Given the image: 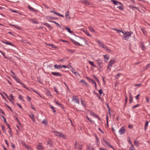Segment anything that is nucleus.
<instances>
[{"label":"nucleus","mask_w":150,"mask_h":150,"mask_svg":"<svg viewBox=\"0 0 150 150\" xmlns=\"http://www.w3.org/2000/svg\"><path fill=\"white\" fill-rule=\"evenodd\" d=\"M96 42L98 43L100 47H102L104 49L108 52L110 53H112V52L111 50L109 49L108 47L105 46V45L102 42L100 41L99 40H96Z\"/></svg>","instance_id":"1"},{"label":"nucleus","mask_w":150,"mask_h":150,"mask_svg":"<svg viewBox=\"0 0 150 150\" xmlns=\"http://www.w3.org/2000/svg\"><path fill=\"white\" fill-rule=\"evenodd\" d=\"M111 1L113 2V4L115 5H118L120 4V6L117 7V8H119L121 10H122L124 9V7L123 6V4L120 2L118 1L115 0H111Z\"/></svg>","instance_id":"2"},{"label":"nucleus","mask_w":150,"mask_h":150,"mask_svg":"<svg viewBox=\"0 0 150 150\" xmlns=\"http://www.w3.org/2000/svg\"><path fill=\"white\" fill-rule=\"evenodd\" d=\"M132 34V32H129L128 31H127L125 33L124 32V34H123V38L125 40H128L129 38L131 37V34Z\"/></svg>","instance_id":"3"},{"label":"nucleus","mask_w":150,"mask_h":150,"mask_svg":"<svg viewBox=\"0 0 150 150\" xmlns=\"http://www.w3.org/2000/svg\"><path fill=\"white\" fill-rule=\"evenodd\" d=\"M16 80V81L18 82V83H20L22 86H23V87L27 90H29V89L27 88L25 85L23 83L21 82L20 81V79L16 76H12Z\"/></svg>","instance_id":"4"},{"label":"nucleus","mask_w":150,"mask_h":150,"mask_svg":"<svg viewBox=\"0 0 150 150\" xmlns=\"http://www.w3.org/2000/svg\"><path fill=\"white\" fill-rule=\"evenodd\" d=\"M72 100L73 102L76 103L77 104H79V99L76 96H73Z\"/></svg>","instance_id":"5"},{"label":"nucleus","mask_w":150,"mask_h":150,"mask_svg":"<svg viewBox=\"0 0 150 150\" xmlns=\"http://www.w3.org/2000/svg\"><path fill=\"white\" fill-rule=\"evenodd\" d=\"M55 135L57 136L60 137H62L63 138H65V136L62 133H60L57 131L54 132Z\"/></svg>","instance_id":"6"},{"label":"nucleus","mask_w":150,"mask_h":150,"mask_svg":"<svg viewBox=\"0 0 150 150\" xmlns=\"http://www.w3.org/2000/svg\"><path fill=\"white\" fill-rule=\"evenodd\" d=\"M36 147L38 150H44V148L42 143H39L38 145H37Z\"/></svg>","instance_id":"7"},{"label":"nucleus","mask_w":150,"mask_h":150,"mask_svg":"<svg viewBox=\"0 0 150 150\" xmlns=\"http://www.w3.org/2000/svg\"><path fill=\"white\" fill-rule=\"evenodd\" d=\"M115 61L114 59H111L110 60L109 62V64L108 66V68L109 69V67H112V65L115 63Z\"/></svg>","instance_id":"8"},{"label":"nucleus","mask_w":150,"mask_h":150,"mask_svg":"<svg viewBox=\"0 0 150 150\" xmlns=\"http://www.w3.org/2000/svg\"><path fill=\"white\" fill-rule=\"evenodd\" d=\"M86 78L88 79V80L92 84H94L95 85V86L96 87V84L95 81L91 79V78H89L88 77H86Z\"/></svg>","instance_id":"9"},{"label":"nucleus","mask_w":150,"mask_h":150,"mask_svg":"<svg viewBox=\"0 0 150 150\" xmlns=\"http://www.w3.org/2000/svg\"><path fill=\"white\" fill-rule=\"evenodd\" d=\"M119 133L122 135L125 132V129L124 127H122L119 131Z\"/></svg>","instance_id":"10"},{"label":"nucleus","mask_w":150,"mask_h":150,"mask_svg":"<svg viewBox=\"0 0 150 150\" xmlns=\"http://www.w3.org/2000/svg\"><path fill=\"white\" fill-rule=\"evenodd\" d=\"M71 41H72L73 42V43L74 45H78V46H82V45L80 44L79 43H78V42L76 41L75 40H73L72 39H71Z\"/></svg>","instance_id":"11"},{"label":"nucleus","mask_w":150,"mask_h":150,"mask_svg":"<svg viewBox=\"0 0 150 150\" xmlns=\"http://www.w3.org/2000/svg\"><path fill=\"white\" fill-rule=\"evenodd\" d=\"M90 115L93 116V117H94L95 118H98V119L100 120V118L96 115L94 112H90Z\"/></svg>","instance_id":"12"},{"label":"nucleus","mask_w":150,"mask_h":150,"mask_svg":"<svg viewBox=\"0 0 150 150\" xmlns=\"http://www.w3.org/2000/svg\"><path fill=\"white\" fill-rule=\"evenodd\" d=\"M2 42L3 43H4V44H6L7 45H10L13 46H14V45L13 44H12V43H11L9 42H6V41L3 40V41H2Z\"/></svg>","instance_id":"13"},{"label":"nucleus","mask_w":150,"mask_h":150,"mask_svg":"<svg viewBox=\"0 0 150 150\" xmlns=\"http://www.w3.org/2000/svg\"><path fill=\"white\" fill-rule=\"evenodd\" d=\"M47 144L48 145L52 147L53 146V142L50 139H49L47 142Z\"/></svg>","instance_id":"14"},{"label":"nucleus","mask_w":150,"mask_h":150,"mask_svg":"<svg viewBox=\"0 0 150 150\" xmlns=\"http://www.w3.org/2000/svg\"><path fill=\"white\" fill-rule=\"evenodd\" d=\"M42 24L43 25L47 26L50 30L52 29V27L50 25L47 23H42Z\"/></svg>","instance_id":"15"},{"label":"nucleus","mask_w":150,"mask_h":150,"mask_svg":"<svg viewBox=\"0 0 150 150\" xmlns=\"http://www.w3.org/2000/svg\"><path fill=\"white\" fill-rule=\"evenodd\" d=\"M103 56L104 59H106V60H104L105 62H106L109 59V56H108L107 55H103Z\"/></svg>","instance_id":"16"},{"label":"nucleus","mask_w":150,"mask_h":150,"mask_svg":"<svg viewBox=\"0 0 150 150\" xmlns=\"http://www.w3.org/2000/svg\"><path fill=\"white\" fill-rule=\"evenodd\" d=\"M103 141L105 143V144L108 146L111 147L112 148V146H111L110 144L107 141H106L105 139H103Z\"/></svg>","instance_id":"17"},{"label":"nucleus","mask_w":150,"mask_h":150,"mask_svg":"<svg viewBox=\"0 0 150 150\" xmlns=\"http://www.w3.org/2000/svg\"><path fill=\"white\" fill-rule=\"evenodd\" d=\"M96 61L97 62V64L99 66H100V64L102 63V61L100 59L96 60Z\"/></svg>","instance_id":"18"},{"label":"nucleus","mask_w":150,"mask_h":150,"mask_svg":"<svg viewBox=\"0 0 150 150\" xmlns=\"http://www.w3.org/2000/svg\"><path fill=\"white\" fill-rule=\"evenodd\" d=\"M89 30L92 32H93L94 33H96V32L95 30L93 29L92 27L91 26H89L88 27Z\"/></svg>","instance_id":"19"},{"label":"nucleus","mask_w":150,"mask_h":150,"mask_svg":"<svg viewBox=\"0 0 150 150\" xmlns=\"http://www.w3.org/2000/svg\"><path fill=\"white\" fill-rule=\"evenodd\" d=\"M129 103H131V102H132V101H133V98L132 97V94L130 92H129Z\"/></svg>","instance_id":"20"},{"label":"nucleus","mask_w":150,"mask_h":150,"mask_svg":"<svg viewBox=\"0 0 150 150\" xmlns=\"http://www.w3.org/2000/svg\"><path fill=\"white\" fill-rule=\"evenodd\" d=\"M54 67L56 69H59L61 68V65H58L57 64H55Z\"/></svg>","instance_id":"21"},{"label":"nucleus","mask_w":150,"mask_h":150,"mask_svg":"<svg viewBox=\"0 0 150 150\" xmlns=\"http://www.w3.org/2000/svg\"><path fill=\"white\" fill-rule=\"evenodd\" d=\"M79 82L81 83H84L85 85H86L87 86H89V85H88V84H87V82L85 81L84 80H83V79H82L80 81H79Z\"/></svg>","instance_id":"22"},{"label":"nucleus","mask_w":150,"mask_h":150,"mask_svg":"<svg viewBox=\"0 0 150 150\" xmlns=\"http://www.w3.org/2000/svg\"><path fill=\"white\" fill-rule=\"evenodd\" d=\"M23 145L25 146V147L29 150H31V147L28 145H26L25 143L23 144Z\"/></svg>","instance_id":"23"},{"label":"nucleus","mask_w":150,"mask_h":150,"mask_svg":"<svg viewBox=\"0 0 150 150\" xmlns=\"http://www.w3.org/2000/svg\"><path fill=\"white\" fill-rule=\"evenodd\" d=\"M30 117L32 119V121L33 122H35V118H34V115L32 114L31 115H29Z\"/></svg>","instance_id":"24"},{"label":"nucleus","mask_w":150,"mask_h":150,"mask_svg":"<svg viewBox=\"0 0 150 150\" xmlns=\"http://www.w3.org/2000/svg\"><path fill=\"white\" fill-rule=\"evenodd\" d=\"M112 30H113L116 31L118 33L121 32V33H122L123 34H124V32L123 31L120 30L118 29H115V28H112Z\"/></svg>","instance_id":"25"},{"label":"nucleus","mask_w":150,"mask_h":150,"mask_svg":"<svg viewBox=\"0 0 150 150\" xmlns=\"http://www.w3.org/2000/svg\"><path fill=\"white\" fill-rule=\"evenodd\" d=\"M71 71L74 74H75V75H77L79 74V73L76 71V70L74 69H72Z\"/></svg>","instance_id":"26"},{"label":"nucleus","mask_w":150,"mask_h":150,"mask_svg":"<svg viewBox=\"0 0 150 150\" xmlns=\"http://www.w3.org/2000/svg\"><path fill=\"white\" fill-rule=\"evenodd\" d=\"M149 123V122L148 121H146V122L145 123L144 127V130L146 131V130L147 127L148 126V124Z\"/></svg>","instance_id":"27"},{"label":"nucleus","mask_w":150,"mask_h":150,"mask_svg":"<svg viewBox=\"0 0 150 150\" xmlns=\"http://www.w3.org/2000/svg\"><path fill=\"white\" fill-rule=\"evenodd\" d=\"M28 8L32 11H36L34 9L33 7H31L29 5L28 6Z\"/></svg>","instance_id":"28"},{"label":"nucleus","mask_w":150,"mask_h":150,"mask_svg":"<svg viewBox=\"0 0 150 150\" xmlns=\"http://www.w3.org/2000/svg\"><path fill=\"white\" fill-rule=\"evenodd\" d=\"M89 63L91 65L92 67H96V65L94 64L93 62H91L90 61H88Z\"/></svg>","instance_id":"29"},{"label":"nucleus","mask_w":150,"mask_h":150,"mask_svg":"<svg viewBox=\"0 0 150 150\" xmlns=\"http://www.w3.org/2000/svg\"><path fill=\"white\" fill-rule=\"evenodd\" d=\"M11 25L12 26L15 28H17L18 29L21 30V28L19 26H18V25Z\"/></svg>","instance_id":"30"},{"label":"nucleus","mask_w":150,"mask_h":150,"mask_svg":"<svg viewBox=\"0 0 150 150\" xmlns=\"http://www.w3.org/2000/svg\"><path fill=\"white\" fill-rule=\"evenodd\" d=\"M80 38L81 39H82L83 40V41L86 44H87V45L88 44V41L86 40L85 38H83L81 37H80Z\"/></svg>","instance_id":"31"},{"label":"nucleus","mask_w":150,"mask_h":150,"mask_svg":"<svg viewBox=\"0 0 150 150\" xmlns=\"http://www.w3.org/2000/svg\"><path fill=\"white\" fill-rule=\"evenodd\" d=\"M50 22H51L52 23H55V24H56V25L58 27H59L60 28H61V26L58 23L54 21H50Z\"/></svg>","instance_id":"32"},{"label":"nucleus","mask_w":150,"mask_h":150,"mask_svg":"<svg viewBox=\"0 0 150 150\" xmlns=\"http://www.w3.org/2000/svg\"><path fill=\"white\" fill-rule=\"evenodd\" d=\"M37 79L38 81L40 83H41V84L42 83V80L39 77H37Z\"/></svg>","instance_id":"33"},{"label":"nucleus","mask_w":150,"mask_h":150,"mask_svg":"<svg viewBox=\"0 0 150 150\" xmlns=\"http://www.w3.org/2000/svg\"><path fill=\"white\" fill-rule=\"evenodd\" d=\"M66 30H67L70 33H72L73 32L71 31L70 30V28L68 27H66L65 28Z\"/></svg>","instance_id":"34"},{"label":"nucleus","mask_w":150,"mask_h":150,"mask_svg":"<svg viewBox=\"0 0 150 150\" xmlns=\"http://www.w3.org/2000/svg\"><path fill=\"white\" fill-rule=\"evenodd\" d=\"M50 107L54 113L56 112V111L54 107L52 105H50Z\"/></svg>","instance_id":"35"},{"label":"nucleus","mask_w":150,"mask_h":150,"mask_svg":"<svg viewBox=\"0 0 150 150\" xmlns=\"http://www.w3.org/2000/svg\"><path fill=\"white\" fill-rule=\"evenodd\" d=\"M134 144L135 146H139V143L138 142L136 141V140H135L134 141Z\"/></svg>","instance_id":"36"},{"label":"nucleus","mask_w":150,"mask_h":150,"mask_svg":"<svg viewBox=\"0 0 150 150\" xmlns=\"http://www.w3.org/2000/svg\"><path fill=\"white\" fill-rule=\"evenodd\" d=\"M141 30L142 31L143 33L145 35L146 34V31L145 30V29L144 28H141Z\"/></svg>","instance_id":"37"},{"label":"nucleus","mask_w":150,"mask_h":150,"mask_svg":"<svg viewBox=\"0 0 150 150\" xmlns=\"http://www.w3.org/2000/svg\"><path fill=\"white\" fill-rule=\"evenodd\" d=\"M42 124H45L46 125L47 124V121L45 120H44L42 122Z\"/></svg>","instance_id":"38"},{"label":"nucleus","mask_w":150,"mask_h":150,"mask_svg":"<svg viewBox=\"0 0 150 150\" xmlns=\"http://www.w3.org/2000/svg\"><path fill=\"white\" fill-rule=\"evenodd\" d=\"M83 3L85 4H86L87 5H89L90 3L88 1H87L86 0L83 1Z\"/></svg>","instance_id":"39"},{"label":"nucleus","mask_w":150,"mask_h":150,"mask_svg":"<svg viewBox=\"0 0 150 150\" xmlns=\"http://www.w3.org/2000/svg\"><path fill=\"white\" fill-rule=\"evenodd\" d=\"M125 104H126L127 103V100L128 99V97L127 96L126 94V92H125Z\"/></svg>","instance_id":"40"},{"label":"nucleus","mask_w":150,"mask_h":150,"mask_svg":"<svg viewBox=\"0 0 150 150\" xmlns=\"http://www.w3.org/2000/svg\"><path fill=\"white\" fill-rule=\"evenodd\" d=\"M54 91H55L57 93V94H59V93L57 91V88L55 87H54Z\"/></svg>","instance_id":"41"},{"label":"nucleus","mask_w":150,"mask_h":150,"mask_svg":"<svg viewBox=\"0 0 150 150\" xmlns=\"http://www.w3.org/2000/svg\"><path fill=\"white\" fill-rule=\"evenodd\" d=\"M52 74L53 75H59V73L58 72H52Z\"/></svg>","instance_id":"42"},{"label":"nucleus","mask_w":150,"mask_h":150,"mask_svg":"<svg viewBox=\"0 0 150 150\" xmlns=\"http://www.w3.org/2000/svg\"><path fill=\"white\" fill-rule=\"evenodd\" d=\"M150 63L147 65L146 66L144 67V69H146L148 67H150Z\"/></svg>","instance_id":"43"},{"label":"nucleus","mask_w":150,"mask_h":150,"mask_svg":"<svg viewBox=\"0 0 150 150\" xmlns=\"http://www.w3.org/2000/svg\"><path fill=\"white\" fill-rule=\"evenodd\" d=\"M84 33H85L86 35H87L88 36H89V37H91V35H90L89 33H88V32L87 31H84Z\"/></svg>","instance_id":"44"},{"label":"nucleus","mask_w":150,"mask_h":150,"mask_svg":"<svg viewBox=\"0 0 150 150\" xmlns=\"http://www.w3.org/2000/svg\"><path fill=\"white\" fill-rule=\"evenodd\" d=\"M65 16L66 17V19L67 20H70V18L69 15H68V16H66V15H65Z\"/></svg>","instance_id":"45"},{"label":"nucleus","mask_w":150,"mask_h":150,"mask_svg":"<svg viewBox=\"0 0 150 150\" xmlns=\"http://www.w3.org/2000/svg\"><path fill=\"white\" fill-rule=\"evenodd\" d=\"M46 94L48 96H51L50 92L49 91H47Z\"/></svg>","instance_id":"46"},{"label":"nucleus","mask_w":150,"mask_h":150,"mask_svg":"<svg viewBox=\"0 0 150 150\" xmlns=\"http://www.w3.org/2000/svg\"><path fill=\"white\" fill-rule=\"evenodd\" d=\"M1 117L3 118V119L4 120V122H5V123L7 124V123H6V118L4 117L3 116H1Z\"/></svg>","instance_id":"47"},{"label":"nucleus","mask_w":150,"mask_h":150,"mask_svg":"<svg viewBox=\"0 0 150 150\" xmlns=\"http://www.w3.org/2000/svg\"><path fill=\"white\" fill-rule=\"evenodd\" d=\"M59 41H62V42H67V43H68V41L63 40H62V39H60L59 40Z\"/></svg>","instance_id":"48"},{"label":"nucleus","mask_w":150,"mask_h":150,"mask_svg":"<svg viewBox=\"0 0 150 150\" xmlns=\"http://www.w3.org/2000/svg\"><path fill=\"white\" fill-rule=\"evenodd\" d=\"M2 129L4 132L6 131L5 129V127L4 126H1Z\"/></svg>","instance_id":"49"},{"label":"nucleus","mask_w":150,"mask_h":150,"mask_svg":"<svg viewBox=\"0 0 150 150\" xmlns=\"http://www.w3.org/2000/svg\"><path fill=\"white\" fill-rule=\"evenodd\" d=\"M68 51L71 53H73L75 52V51L74 50H69Z\"/></svg>","instance_id":"50"},{"label":"nucleus","mask_w":150,"mask_h":150,"mask_svg":"<svg viewBox=\"0 0 150 150\" xmlns=\"http://www.w3.org/2000/svg\"><path fill=\"white\" fill-rule=\"evenodd\" d=\"M128 138H129V139L128 140V142H129V144H132V142L130 140V138L129 137H128Z\"/></svg>","instance_id":"51"},{"label":"nucleus","mask_w":150,"mask_h":150,"mask_svg":"<svg viewBox=\"0 0 150 150\" xmlns=\"http://www.w3.org/2000/svg\"><path fill=\"white\" fill-rule=\"evenodd\" d=\"M99 92L100 95H101V94L103 93V91L101 89L99 90Z\"/></svg>","instance_id":"52"},{"label":"nucleus","mask_w":150,"mask_h":150,"mask_svg":"<svg viewBox=\"0 0 150 150\" xmlns=\"http://www.w3.org/2000/svg\"><path fill=\"white\" fill-rule=\"evenodd\" d=\"M139 106V104H138V105H135L133 107H132V108H136L137 107Z\"/></svg>","instance_id":"53"},{"label":"nucleus","mask_w":150,"mask_h":150,"mask_svg":"<svg viewBox=\"0 0 150 150\" xmlns=\"http://www.w3.org/2000/svg\"><path fill=\"white\" fill-rule=\"evenodd\" d=\"M19 99L21 100H23L22 96L21 95L19 96Z\"/></svg>","instance_id":"54"},{"label":"nucleus","mask_w":150,"mask_h":150,"mask_svg":"<svg viewBox=\"0 0 150 150\" xmlns=\"http://www.w3.org/2000/svg\"><path fill=\"white\" fill-rule=\"evenodd\" d=\"M16 104L18 107H19L20 108L22 109V108L21 106L18 103H17Z\"/></svg>","instance_id":"55"},{"label":"nucleus","mask_w":150,"mask_h":150,"mask_svg":"<svg viewBox=\"0 0 150 150\" xmlns=\"http://www.w3.org/2000/svg\"><path fill=\"white\" fill-rule=\"evenodd\" d=\"M142 85V84L141 83H140V84H135L134 85V86H140Z\"/></svg>","instance_id":"56"},{"label":"nucleus","mask_w":150,"mask_h":150,"mask_svg":"<svg viewBox=\"0 0 150 150\" xmlns=\"http://www.w3.org/2000/svg\"><path fill=\"white\" fill-rule=\"evenodd\" d=\"M140 94H139L135 96V98L136 99H138L139 98V97L140 96Z\"/></svg>","instance_id":"57"},{"label":"nucleus","mask_w":150,"mask_h":150,"mask_svg":"<svg viewBox=\"0 0 150 150\" xmlns=\"http://www.w3.org/2000/svg\"><path fill=\"white\" fill-rule=\"evenodd\" d=\"M6 106L11 111H12V110L10 107L8 105H7L6 104Z\"/></svg>","instance_id":"58"},{"label":"nucleus","mask_w":150,"mask_h":150,"mask_svg":"<svg viewBox=\"0 0 150 150\" xmlns=\"http://www.w3.org/2000/svg\"><path fill=\"white\" fill-rule=\"evenodd\" d=\"M146 100L147 103H149V98L148 97H146Z\"/></svg>","instance_id":"59"},{"label":"nucleus","mask_w":150,"mask_h":150,"mask_svg":"<svg viewBox=\"0 0 150 150\" xmlns=\"http://www.w3.org/2000/svg\"><path fill=\"white\" fill-rule=\"evenodd\" d=\"M81 103L82 104V105H83L85 107L86 106H85V105L83 103V101L81 100Z\"/></svg>","instance_id":"60"},{"label":"nucleus","mask_w":150,"mask_h":150,"mask_svg":"<svg viewBox=\"0 0 150 150\" xmlns=\"http://www.w3.org/2000/svg\"><path fill=\"white\" fill-rule=\"evenodd\" d=\"M62 67H64V68H67V66L65 65H61V68H62Z\"/></svg>","instance_id":"61"},{"label":"nucleus","mask_w":150,"mask_h":150,"mask_svg":"<svg viewBox=\"0 0 150 150\" xmlns=\"http://www.w3.org/2000/svg\"><path fill=\"white\" fill-rule=\"evenodd\" d=\"M55 103L57 105L60 106H62V104H61V103H58L57 102H55Z\"/></svg>","instance_id":"62"},{"label":"nucleus","mask_w":150,"mask_h":150,"mask_svg":"<svg viewBox=\"0 0 150 150\" xmlns=\"http://www.w3.org/2000/svg\"><path fill=\"white\" fill-rule=\"evenodd\" d=\"M33 91H34L35 93L36 94H37L38 95H40V94L39 93H38L37 91H36L35 90L33 89Z\"/></svg>","instance_id":"63"},{"label":"nucleus","mask_w":150,"mask_h":150,"mask_svg":"<svg viewBox=\"0 0 150 150\" xmlns=\"http://www.w3.org/2000/svg\"><path fill=\"white\" fill-rule=\"evenodd\" d=\"M58 15L59 16H60V17H64V16L63 15H62L61 14H59V13H58Z\"/></svg>","instance_id":"64"}]
</instances>
